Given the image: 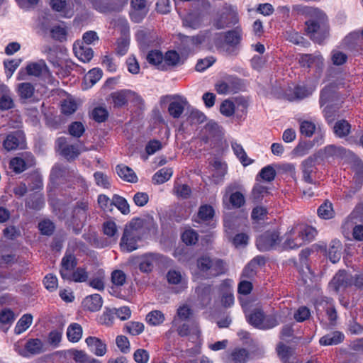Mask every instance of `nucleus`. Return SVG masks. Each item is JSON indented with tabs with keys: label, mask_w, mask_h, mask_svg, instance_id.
<instances>
[{
	"label": "nucleus",
	"mask_w": 363,
	"mask_h": 363,
	"mask_svg": "<svg viewBox=\"0 0 363 363\" xmlns=\"http://www.w3.org/2000/svg\"><path fill=\"white\" fill-rule=\"evenodd\" d=\"M16 319L14 312L8 308L0 311V330L7 332Z\"/></svg>",
	"instance_id": "nucleus-21"
},
{
	"label": "nucleus",
	"mask_w": 363,
	"mask_h": 363,
	"mask_svg": "<svg viewBox=\"0 0 363 363\" xmlns=\"http://www.w3.org/2000/svg\"><path fill=\"white\" fill-rule=\"evenodd\" d=\"M85 342L87 345L90 352L94 354L96 356L102 357L107 352V347L101 339L89 336L86 338Z\"/></svg>",
	"instance_id": "nucleus-17"
},
{
	"label": "nucleus",
	"mask_w": 363,
	"mask_h": 363,
	"mask_svg": "<svg viewBox=\"0 0 363 363\" xmlns=\"http://www.w3.org/2000/svg\"><path fill=\"white\" fill-rule=\"evenodd\" d=\"M267 194L268 191L266 186L260 184H255L252 190L250 199L254 203H258L261 201Z\"/></svg>",
	"instance_id": "nucleus-36"
},
{
	"label": "nucleus",
	"mask_w": 363,
	"mask_h": 363,
	"mask_svg": "<svg viewBox=\"0 0 363 363\" xmlns=\"http://www.w3.org/2000/svg\"><path fill=\"white\" fill-rule=\"evenodd\" d=\"M139 264L142 272H150L153 270H168L167 272H177L172 269L173 261L160 254H148L140 259L133 258L127 263V264Z\"/></svg>",
	"instance_id": "nucleus-3"
},
{
	"label": "nucleus",
	"mask_w": 363,
	"mask_h": 363,
	"mask_svg": "<svg viewBox=\"0 0 363 363\" xmlns=\"http://www.w3.org/2000/svg\"><path fill=\"white\" fill-rule=\"evenodd\" d=\"M130 16L135 23H140L147 15L148 9L146 0H131Z\"/></svg>",
	"instance_id": "nucleus-13"
},
{
	"label": "nucleus",
	"mask_w": 363,
	"mask_h": 363,
	"mask_svg": "<svg viewBox=\"0 0 363 363\" xmlns=\"http://www.w3.org/2000/svg\"><path fill=\"white\" fill-rule=\"evenodd\" d=\"M215 89L219 94H231L240 89V82L238 78L228 77L218 82L215 85Z\"/></svg>",
	"instance_id": "nucleus-11"
},
{
	"label": "nucleus",
	"mask_w": 363,
	"mask_h": 363,
	"mask_svg": "<svg viewBox=\"0 0 363 363\" xmlns=\"http://www.w3.org/2000/svg\"><path fill=\"white\" fill-rule=\"evenodd\" d=\"M350 219L354 221L355 224L358 223L363 224V205H357L353 211L350 214Z\"/></svg>",
	"instance_id": "nucleus-64"
},
{
	"label": "nucleus",
	"mask_w": 363,
	"mask_h": 363,
	"mask_svg": "<svg viewBox=\"0 0 363 363\" xmlns=\"http://www.w3.org/2000/svg\"><path fill=\"white\" fill-rule=\"evenodd\" d=\"M14 106L13 100L10 94H4L0 97V110L6 111L9 110Z\"/></svg>",
	"instance_id": "nucleus-61"
},
{
	"label": "nucleus",
	"mask_w": 363,
	"mask_h": 363,
	"mask_svg": "<svg viewBox=\"0 0 363 363\" xmlns=\"http://www.w3.org/2000/svg\"><path fill=\"white\" fill-rule=\"evenodd\" d=\"M196 293L198 295L201 308L206 306L211 300V286L208 285H201L196 288Z\"/></svg>",
	"instance_id": "nucleus-29"
},
{
	"label": "nucleus",
	"mask_w": 363,
	"mask_h": 363,
	"mask_svg": "<svg viewBox=\"0 0 363 363\" xmlns=\"http://www.w3.org/2000/svg\"><path fill=\"white\" fill-rule=\"evenodd\" d=\"M265 265V259L262 256H257L253 258L245 267L243 272H255L262 270Z\"/></svg>",
	"instance_id": "nucleus-37"
},
{
	"label": "nucleus",
	"mask_w": 363,
	"mask_h": 363,
	"mask_svg": "<svg viewBox=\"0 0 363 363\" xmlns=\"http://www.w3.org/2000/svg\"><path fill=\"white\" fill-rule=\"evenodd\" d=\"M279 242V233L274 230H268L257 238L256 245L260 251H268L272 250Z\"/></svg>",
	"instance_id": "nucleus-7"
},
{
	"label": "nucleus",
	"mask_w": 363,
	"mask_h": 363,
	"mask_svg": "<svg viewBox=\"0 0 363 363\" xmlns=\"http://www.w3.org/2000/svg\"><path fill=\"white\" fill-rule=\"evenodd\" d=\"M306 33L311 40L321 43L329 35L328 21L326 15L318 9H312L308 19L305 22Z\"/></svg>",
	"instance_id": "nucleus-2"
},
{
	"label": "nucleus",
	"mask_w": 363,
	"mask_h": 363,
	"mask_svg": "<svg viewBox=\"0 0 363 363\" xmlns=\"http://www.w3.org/2000/svg\"><path fill=\"white\" fill-rule=\"evenodd\" d=\"M91 115L94 121L98 123H101L107 119L108 112L105 108L96 107L92 111Z\"/></svg>",
	"instance_id": "nucleus-57"
},
{
	"label": "nucleus",
	"mask_w": 363,
	"mask_h": 363,
	"mask_svg": "<svg viewBox=\"0 0 363 363\" xmlns=\"http://www.w3.org/2000/svg\"><path fill=\"white\" fill-rule=\"evenodd\" d=\"M22 156L25 158L16 157L10 161L11 168L16 173H21L34 164L33 156L30 153L26 152L23 154Z\"/></svg>",
	"instance_id": "nucleus-14"
},
{
	"label": "nucleus",
	"mask_w": 363,
	"mask_h": 363,
	"mask_svg": "<svg viewBox=\"0 0 363 363\" xmlns=\"http://www.w3.org/2000/svg\"><path fill=\"white\" fill-rule=\"evenodd\" d=\"M220 112L226 117H231L235 113V104L230 99L224 100L220 106Z\"/></svg>",
	"instance_id": "nucleus-47"
},
{
	"label": "nucleus",
	"mask_w": 363,
	"mask_h": 363,
	"mask_svg": "<svg viewBox=\"0 0 363 363\" xmlns=\"http://www.w3.org/2000/svg\"><path fill=\"white\" fill-rule=\"evenodd\" d=\"M25 145V135L21 130H16L8 134L3 143V146L7 151L23 149Z\"/></svg>",
	"instance_id": "nucleus-9"
},
{
	"label": "nucleus",
	"mask_w": 363,
	"mask_h": 363,
	"mask_svg": "<svg viewBox=\"0 0 363 363\" xmlns=\"http://www.w3.org/2000/svg\"><path fill=\"white\" fill-rule=\"evenodd\" d=\"M167 279L169 284L174 286L172 289L176 294L182 293L187 288V279L182 274H167Z\"/></svg>",
	"instance_id": "nucleus-18"
},
{
	"label": "nucleus",
	"mask_w": 363,
	"mask_h": 363,
	"mask_svg": "<svg viewBox=\"0 0 363 363\" xmlns=\"http://www.w3.org/2000/svg\"><path fill=\"white\" fill-rule=\"evenodd\" d=\"M43 284L48 291H53L57 288V279L53 274H47L44 277Z\"/></svg>",
	"instance_id": "nucleus-60"
},
{
	"label": "nucleus",
	"mask_w": 363,
	"mask_h": 363,
	"mask_svg": "<svg viewBox=\"0 0 363 363\" xmlns=\"http://www.w3.org/2000/svg\"><path fill=\"white\" fill-rule=\"evenodd\" d=\"M177 333L181 337H185L187 336L189 334H191L192 335H195L196 338H198L200 335V330L197 325H195L191 330L189 329V326L186 323H183L182 325H179L177 328Z\"/></svg>",
	"instance_id": "nucleus-49"
},
{
	"label": "nucleus",
	"mask_w": 363,
	"mask_h": 363,
	"mask_svg": "<svg viewBox=\"0 0 363 363\" xmlns=\"http://www.w3.org/2000/svg\"><path fill=\"white\" fill-rule=\"evenodd\" d=\"M173 174L172 168H162L157 171L153 176L152 180L155 184H163L168 181Z\"/></svg>",
	"instance_id": "nucleus-40"
},
{
	"label": "nucleus",
	"mask_w": 363,
	"mask_h": 363,
	"mask_svg": "<svg viewBox=\"0 0 363 363\" xmlns=\"http://www.w3.org/2000/svg\"><path fill=\"white\" fill-rule=\"evenodd\" d=\"M103 304L101 296L98 294L87 296L82 301V306L85 310L95 312L101 309Z\"/></svg>",
	"instance_id": "nucleus-19"
},
{
	"label": "nucleus",
	"mask_w": 363,
	"mask_h": 363,
	"mask_svg": "<svg viewBox=\"0 0 363 363\" xmlns=\"http://www.w3.org/2000/svg\"><path fill=\"white\" fill-rule=\"evenodd\" d=\"M38 228L43 235H50L54 232L55 225L50 220H43L38 223Z\"/></svg>",
	"instance_id": "nucleus-58"
},
{
	"label": "nucleus",
	"mask_w": 363,
	"mask_h": 363,
	"mask_svg": "<svg viewBox=\"0 0 363 363\" xmlns=\"http://www.w3.org/2000/svg\"><path fill=\"white\" fill-rule=\"evenodd\" d=\"M231 146L234 153L239 158L240 161L244 166H247L252 163L253 160L247 157L241 145L237 143H233Z\"/></svg>",
	"instance_id": "nucleus-39"
},
{
	"label": "nucleus",
	"mask_w": 363,
	"mask_h": 363,
	"mask_svg": "<svg viewBox=\"0 0 363 363\" xmlns=\"http://www.w3.org/2000/svg\"><path fill=\"white\" fill-rule=\"evenodd\" d=\"M317 157L314 155L308 157L301 163L302 178L308 184H315V182L313 180V175L315 174V160Z\"/></svg>",
	"instance_id": "nucleus-12"
},
{
	"label": "nucleus",
	"mask_w": 363,
	"mask_h": 363,
	"mask_svg": "<svg viewBox=\"0 0 363 363\" xmlns=\"http://www.w3.org/2000/svg\"><path fill=\"white\" fill-rule=\"evenodd\" d=\"M163 59L164 56L159 50H151L147 55V62L161 69H165V65L162 64Z\"/></svg>",
	"instance_id": "nucleus-35"
},
{
	"label": "nucleus",
	"mask_w": 363,
	"mask_h": 363,
	"mask_svg": "<svg viewBox=\"0 0 363 363\" xmlns=\"http://www.w3.org/2000/svg\"><path fill=\"white\" fill-rule=\"evenodd\" d=\"M113 206H115L123 214L127 215L130 213V206L127 200L117 194L113 196Z\"/></svg>",
	"instance_id": "nucleus-43"
},
{
	"label": "nucleus",
	"mask_w": 363,
	"mask_h": 363,
	"mask_svg": "<svg viewBox=\"0 0 363 363\" xmlns=\"http://www.w3.org/2000/svg\"><path fill=\"white\" fill-rule=\"evenodd\" d=\"M129 89H122L111 94L110 98L112 100L114 107L121 108L125 106L128 102Z\"/></svg>",
	"instance_id": "nucleus-28"
},
{
	"label": "nucleus",
	"mask_w": 363,
	"mask_h": 363,
	"mask_svg": "<svg viewBox=\"0 0 363 363\" xmlns=\"http://www.w3.org/2000/svg\"><path fill=\"white\" fill-rule=\"evenodd\" d=\"M250 357L249 352L245 348H235L230 353L233 363H246Z\"/></svg>",
	"instance_id": "nucleus-34"
},
{
	"label": "nucleus",
	"mask_w": 363,
	"mask_h": 363,
	"mask_svg": "<svg viewBox=\"0 0 363 363\" xmlns=\"http://www.w3.org/2000/svg\"><path fill=\"white\" fill-rule=\"evenodd\" d=\"M69 133L74 138H80L85 132L84 125L79 121L72 122L68 127Z\"/></svg>",
	"instance_id": "nucleus-52"
},
{
	"label": "nucleus",
	"mask_w": 363,
	"mask_h": 363,
	"mask_svg": "<svg viewBox=\"0 0 363 363\" xmlns=\"http://www.w3.org/2000/svg\"><path fill=\"white\" fill-rule=\"evenodd\" d=\"M316 234L317 231L314 228L306 224H298L286 235L283 247L286 250L298 248L306 242L313 240Z\"/></svg>",
	"instance_id": "nucleus-4"
},
{
	"label": "nucleus",
	"mask_w": 363,
	"mask_h": 363,
	"mask_svg": "<svg viewBox=\"0 0 363 363\" xmlns=\"http://www.w3.org/2000/svg\"><path fill=\"white\" fill-rule=\"evenodd\" d=\"M52 38L56 40L64 41L67 37V30L61 26H53L50 30Z\"/></svg>",
	"instance_id": "nucleus-55"
},
{
	"label": "nucleus",
	"mask_w": 363,
	"mask_h": 363,
	"mask_svg": "<svg viewBox=\"0 0 363 363\" xmlns=\"http://www.w3.org/2000/svg\"><path fill=\"white\" fill-rule=\"evenodd\" d=\"M300 133L306 137L311 138L315 132L320 134V139H316L318 143H323L324 133L322 132L320 126L316 125L314 122L307 120H299Z\"/></svg>",
	"instance_id": "nucleus-15"
},
{
	"label": "nucleus",
	"mask_w": 363,
	"mask_h": 363,
	"mask_svg": "<svg viewBox=\"0 0 363 363\" xmlns=\"http://www.w3.org/2000/svg\"><path fill=\"white\" fill-rule=\"evenodd\" d=\"M146 320L151 325H158L164 322V315L160 311H152L147 315Z\"/></svg>",
	"instance_id": "nucleus-45"
},
{
	"label": "nucleus",
	"mask_w": 363,
	"mask_h": 363,
	"mask_svg": "<svg viewBox=\"0 0 363 363\" xmlns=\"http://www.w3.org/2000/svg\"><path fill=\"white\" fill-rule=\"evenodd\" d=\"M225 42L230 46H235L240 43L242 38V30L239 28L226 32L224 35Z\"/></svg>",
	"instance_id": "nucleus-33"
},
{
	"label": "nucleus",
	"mask_w": 363,
	"mask_h": 363,
	"mask_svg": "<svg viewBox=\"0 0 363 363\" xmlns=\"http://www.w3.org/2000/svg\"><path fill=\"white\" fill-rule=\"evenodd\" d=\"M345 335L340 331H333L325 335L319 340V344L322 346L337 345L343 342Z\"/></svg>",
	"instance_id": "nucleus-22"
},
{
	"label": "nucleus",
	"mask_w": 363,
	"mask_h": 363,
	"mask_svg": "<svg viewBox=\"0 0 363 363\" xmlns=\"http://www.w3.org/2000/svg\"><path fill=\"white\" fill-rule=\"evenodd\" d=\"M246 317L250 325L260 330H269L279 324L275 316L264 315L263 311L258 308L247 315Z\"/></svg>",
	"instance_id": "nucleus-5"
},
{
	"label": "nucleus",
	"mask_w": 363,
	"mask_h": 363,
	"mask_svg": "<svg viewBox=\"0 0 363 363\" xmlns=\"http://www.w3.org/2000/svg\"><path fill=\"white\" fill-rule=\"evenodd\" d=\"M317 213L318 216L323 219H330L333 218L335 211L333 210L332 203L328 201H325L318 207Z\"/></svg>",
	"instance_id": "nucleus-38"
},
{
	"label": "nucleus",
	"mask_w": 363,
	"mask_h": 363,
	"mask_svg": "<svg viewBox=\"0 0 363 363\" xmlns=\"http://www.w3.org/2000/svg\"><path fill=\"white\" fill-rule=\"evenodd\" d=\"M88 204L86 202H78L72 211L71 223L76 228H74L76 233H79V230L82 228L87 217Z\"/></svg>",
	"instance_id": "nucleus-10"
},
{
	"label": "nucleus",
	"mask_w": 363,
	"mask_h": 363,
	"mask_svg": "<svg viewBox=\"0 0 363 363\" xmlns=\"http://www.w3.org/2000/svg\"><path fill=\"white\" fill-rule=\"evenodd\" d=\"M351 125L345 120H340L335 123L334 125V132L340 138L347 135L350 131Z\"/></svg>",
	"instance_id": "nucleus-41"
},
{
	"label": "nucleus",
	"mask_w": 363,
	"mask_h": 363,
	"mask_svg": "<svg viewBox=\"0 0 363 363\" xmlns=\"http://www.w3.org/2000/svg\"><path fill=\"white\" fill-rule=\"evenodd\" d=\"M359 38L358 32H352L347 35L343 40V45L348 49H354L355 45Z\"/></svg>",
	"instance_id": "nucleus-62"
},
{
	"label": "nucleus",
	"mask_w": 363,
	"mask_h": 363,
	"mask_svg": "<svg viewBox=\"0 0 363 363\" xmlns=\"http://www.w3.org/2000/svg\"><path fill=\"white\" fill-rule=\"evenodd\" d=\"M204 136L202 140L205 143L209 140L219 139L223 134V128L216 122L210 121L206 124L203 129Z\"/></svg>",
	"instance_id": "nucleus-16"
},
{
	"label": "nucleus",
	"mask_w": 363,
	"mask_h": 363,
	"mask_svg": "<svg viewBox=\"0 0 363 363\" xmlns=\"http://www.w3.org/2000/svg\"><path fill=\"white\" fill-rule=\"evenodd\" d=\"M198 234L192 229L185 230L182 235V239L186 245H194L198 241Z\"/></svg>",
	"instance_id": "nucleus-59"
},
{
	"label": "nucleus",
	"mask_w": 363,
	"mask_h": 363,
	"mask_svg": "<svg viewBox=\"0 0 363 363\" xmlns=\"http://www.w3.org/2000/svg\"><path fill=\"white\" fill-rule=\"evenodd\" d=\"M127 333L132 335H138L144 330V325L140 322H128L125 326Z\"/></svg>",
	"instance_id": "nucleus-54"
},
{
	"label": "nucleus",
	"mask_w": 363,
	"mask_h": 363,
	"mask_svg": "<svg viewBox=\"0 0 363 363\" xmlns=\"http://www.w3.org/2000/svg\"><path fill=\"white\" fill-rule=\"evenodd\" d=\"M116 343L121 352L127 354L130 352V345L127 337L124 335H118L116 338Z\"/></svg>",
	"instance_id": "nucleus-56"
},
{
	"label": "nucleus",
	"mask_w": 363,
	"mask_h": 363,
	"mask_svg": "<svg viewBox=\"0 0 363 363\" xmlns=\"http://www.w3.org/2000/svg\"><path fill=\"white\" fill-rule=\"evenodd\" d=\"M92 8L100 13H107L113 11V7L108 0H90Z\"/></svg>",
	"instance_id": "nucleus-46"
},
{
	"label": "nucleus",
	"mask_w": 363,
	"mask_h": 363,
	"mask_svg": "<svg viewBox=\"0 0 363 363\" xmlns=\"http://www.w3.org/2000/svg\"><path fill=\"white\" fill-rule=\"evenodd\" d=\"M275 176L276 171L274 167L271 165H267L261 169L257 176V180H258V177H259L262 179L270 182L274 179Z\"/></svg>",
	"instance_id": "nucleus-51"
},
{
	"label": "nucleus",
	"mask_w": 363,
	"mask_h": 363,
	"mask_svg": "<svg viewBox=\"0 0 363 363\" xmlns=\"http://www.w3.org/2000/svg\"><path fill=\"white\" fill-rule=\"evenodd\" d=\"M228 200L232 206L235 208L242 207L245 203V196L240 191L231 193L229 196Z\"/></svg>",
	"instance_id": "nucleus-53"
},
{
	"label": "nucleus",
	"mask_w": 363,
	"mask_h": 363,
	"mask_svg": "<svg viewBox=\"0 0 363 363\" xmlns=\"http://www.w3.org/2000/svg\"><path fill=\"white\" fill-rule=\"evenodd\" d=\"M26 71L29 75L35 77L50 75L49 69L44 61H39L28 65Z\"/></svg>",
	"instance_id": "nucleus-23"
},
{
	"label": "nucleus",
	"mask_w": 363,
	"mask_h": 363,
	"mask_svg": "<svg viewBox=\"0 0 363 363\" xmlns=\"http://www.w3.org/2000/svg\"><path fill=\"white\" fill-rule=\"evenodd\" d=\"M35 88L30 83L23 82L18 86V92L21 99H28L34 94Z\"/></svg>",
	"instance_id": "nucleus-42"
},
{
	"label": "nucleus",
	"mask_w": 363,
	"mask_h": 363,
	"mask_svg": "<svg viewBox=\"0 0 363 363\" xmlns=\"http://www.w3.org/2000/svg\"><path fill=\"white\" fill-rule=\"evenodd\" d=\"M62 267L67 271H71L77 265V261L75 257L72 254H65L62 259Z\"/></svg>",
	"instance_id": "nucleus-63"
},
{
	"label": "nucleus",
	"mask_w": 363,
	"mask_h": 363,
	"mask_svg": "<svg viewBox=\"0 0 363 363\" xmlns=\"http://www.w3.org/2000/svg\"><path fill=\"white\" fill-rule=\"evenodd\" d=\"M25 350L31 354H38L44 352V344L40 339H29L25 345Z\"/></svg>",
	"instance_id": "nucleus-31"
},
{
	"label": "nucleus",
	"mask_w": 363,
	"mask_h": 363,
	"mask_svg": "<svg viewBox=\"0 0 363 363\" xmlns=\"http://www.w3.org/2000/svg\"><path fill=\"white\" fill-rule=\"evenodd\" d=\"M33 323V315L30 313L23 315L18 320L14 328V333L20 335L25 332Z\"/></svg>",
	"instance_id": "nucleus-32"
},
{
	"label": "nucleus",
	"mask_w": 363,
	"mask_h": 363,
	"mask_svg": "<svg viewBox=\"0 0 363 363\" xmlns=\"http://www.w3.org/2000/svg\"><path fill=\"white\" fill-rule=\"evenodd\" d=\"M82 328L76 323L70 324L67 329V337L69 342H77L80 340L82 336Z\"/></svg>",
	"instance_id": "nucleus-30"
},
{
	"label": "nucleus",
	"mask_w": 363,
	"mask_h": 363,
	"mask_svg": "<svg viewBox=\"0 0 363 363\" xmlns=\"http://www.w3.org/2000/svg\"><path fill=\"white\" fill-rule=\"evenodd\" d=\"M116 171L119 177L125 182L130 183L138 182V177L134 171L126 165L118 164L116 167Z\"/></svg>",
	"instance_id": "nucleus-25"
},
{
	"label": "nucleus",
	"mask_w": 363,
	"mask_h": 363,
	"mask_svg": "<svg viewBox=\"0 0 363 363\" xmlns=\"http://www.w3.org/2000/svg\"><path fill=\"white\" fill-rule=\"evenodd\" d=\"M214 213V209L211 206L207 204L202 205L199 208L195 222L208 223L213 219Z\"/></svg>",
	"instance_id": "nucleus-27"
},
{
	"label": "nucleus",
	"mask_w": 363,
	"mask_h": 363,
	"mask_svg": "<svg viewBox=\"0 0 363 363\" xmlns=\"http://www.w3.org/2000/svg\"><path fill=\"white\" fill-rule=\"evenodd\" d=\"M73 51L75 56L83 62H89L94 56V52L91 48L87 45H82L79 43L74 44Z\"/></svg>",
	"instance_id": "nucleus-20"
},
{
	"label": "nucleus",
	"mask_w": 363,
	"mask_h": 363,
	"mask_svg": "<svg viewBox=\"0 0 363 363\" xmlns=\"http://www.w3.org/2000/svg\"><path fill=\"white\" fill-rule=\"evenodd\" d=\"M342 245L340 240H333L330 243L328 255L330 260L333 263H336L340 261L342 257Z\"/></svg>",
	"instance_id": "nucleus-26"
},
{
	"label": "nucleus",
	"mask_w": 363,
	"mask_h": 363,
	"mask_svg": "<svg viewBox=\"0 0 363 363\" xmlns=\"http://www.w3.org/2000/svg\"><path fill=\"white\" fill-rule=\"evenodd\" d=\"M80 152L78 147L74 145H65L61 150V155L66 157L67 160L75 159L79 156Z\"/></svg>",
	"instance_id": "nucleus-50"
},
{
	"label": "nucleus",
	"mask_w": 363,
	"mask_h": 363,
	"mask_svg": "<svg viewBox=\"0 0 363 363\" xmlns=\"http://www.w3.org/2000/svg\"><path fill=\"white\" fill-rule=\"evenodd\" d=\"M350 274H335L329 284V286L335 292L337 293L342 289L354 285L357 288L363 286V274L356 275L354 279L350 278Z\"/></svg>",
	"instance_id": "nucleus-6"
},
{
	"label": "nucleus",
	"mask_w": 363,
	"mask_h": 363,
	"mask_svg": "<svg viewBox=\"0 0 363 363\" xmlns=\"http://www.w3.org/2000/svg\"><path fill=\"white\" fill-rule=\"evenodd\" d=\"M178 100L170 102L168 106V112L174 118H179L183 113L187 104L186 99L179 96Z\"/></svg>",
	"instance_id": "nucleus-24"
},
{
	"label": "nucleus",
	"mask_w": 363,
	"mask_h": 363,
	"mask_svg": "<svg viewBox=\"0 0 363 363\" xmlns=\"http://www.w3.org/2000/svg\"><path fill=\"white\" fill-rule=\"evenodd\" d=\"M173 191L177 196L184 199L189 198L191 194V189L189 185L178 182L174 184Z\"/></svg>",
	"instance_id": "nucleus-44"
},
{
	"label": "nucleus",
	"mask_w": 363,
	"mask_h": 363,
	"mask_svg": "<svg viewBox=\"0 0 363 363\" xmlns=\"http://www.w3.org/2000/svg\"><path fill=\"white\" fill-rule=\"evenodd\" d=\"M153 222L152 217L146 218H135L132 219L125 226L121 240V247L123 250L132 252L137 249V242L147 228V223Z\"/></svg>",
	"instance_id": "nucleus-1"
},
{
	"label": "nucleus",
	"mask_w": 363,
	"mask_h": 363,
	"mask_svg": "<svg viewBox=\"0 0 363 363\" xmlns=\"http://www.w3.org/2000/svg\"><path fill=\"white\" fill-rule=\"evenodd\" d=\"M68 352L76 363H87L91 357L83 350L72 349Z\"/></svg>",
	"instance_id": "nucleus-48"
},
{
	"label": "nucleus",
	"mask_w": 363,
	"mask_h": 363,
	"mask_svg": "<svg viewBox=\"0 0 363 363\" xmlns=\"http://www.w3.org/2000/svg\"><path fill=\"white\" fill-rule=\"evenodd\" d=\"M198 268L201 271L213 270L218 272H223L228 269L226 263L220 259H211L208 256H202L197 259Z\"/></svg>",
	"instance_id": "nucleus-8"
}]
</instances>
